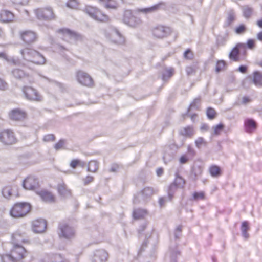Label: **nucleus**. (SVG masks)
Here are the masks:
<instances>
[{
	"label": "nucleus",
	"mask_w": 262,
	"mask_h": 262,
	"mask_svg": "<svg viewBox=\"0 0 262 262\" xmlns=\"http://www.w3.org/2000/svg\"><path fill=\"white\" fill-rule=\"evenodd\" d=\"M23 57L36 64H43L46 63V58L39 52L31 48H26L20 51Z\"/></svg>",
	"instance_id": "f257e3e1"
},
{
	"label": "nucleus",
	"mask_w": 262,
	"mask_h": 262,
	"mask_svg": "<svg viewBox=\"0 0 262 262\" xmlns=\"http://www.w3.org/2000/svg\"><path fill=\"white\" fill-rule=\"evenodd\" d=\"M32 206L27 202L16 203L13 205L10 210V215L15 218H20L25 216L31 210Z\"/></svg>",
	"instance_id": "f03ea898"
},
{
	"label": "nucleus",
	"mask_w": 262,
	"mask_h": 262,
	"mask_svg": "<svg viewBox=\"0 0 262 262\" xmlns=\"http://www.w3.org/2000/svg\"><path fill=\"white\" fill-rule=\"evenodd\" d=\"M84 11L90 17L97 21L107 23L110 20L108 16L96 7L86 6Z\"/></svg>",
	"instance_id": "7ed1b4c3"
},
{
	"label": "nucleus",
	"mask_w": 262,
	"mask_h": 262,
	"mask_svg": "<svg viewBox=\"0 0 262 262\" xmlns=\"http://www.w3.org/2000/svg\"><path fill=\"white\" fill-rule=\"evenodd\" d=\"M37 18L41 20L50 21L56 19V15L51 7L39 8L34 10Z\"/></svg>",
	"instance_id": "20e7f679"
},
{
	"label": "nucleus",
	"mask_w": 262,
	"mask_h": 262,
	"mask_svg": "<svg viewBox=\"0 0 262 262\" xmlns=\"http://www.w3.org/2000/svg\"><path fill=\"white\" fill-rule=\"evenodd\" d=\"M122 20L124 24L133 28L139 27L142 24L141 18L135 16L130 10L124 11Z\"/></svg>",
	"instance_id": "39448f33"
},
{
	"label": "nucleus",
	"mask_w": 262,
	"mask_h": 262,
	"mask_svg": "<svg viewBox=\"0 0 262 262\" xmlns=\"http://www.w3.org/2000/svg\"><path fill=\"white\" fill-rule=\"evenodd\" d=\"M15 134L11 129H4L0 132V142L5 145H11L17 142Z\"/></svg>",
	"instance_id": "423d86ee"
},
{
	"label": "nucleus",
	"mask_w": 262,
	"mask_h": 262,
	"mask_svg": "<svg viewBox=\"0 0 262 262\" xmlns=\"http://www.w3.org/2000/svg\"><path fill=\"white\" fill-rule=\"evenodd\" d=\"M58 234L60 238L70 239L75 235V230L67 223H60L58 226Z\"/></svg>",
	"instance_id": "0eeeda50"
},
{
	"label": "nucleus",
	"mask_w": 262,
	"mask_h": 262,
	"mask_svg": "<svg viewBox=\"0 0 262 262\" xmlns=\"http://www.w3.org/2000/svg\"><path fill=\"white\" fill-rule=\"evenodd\" d=\"M20 39L25 43L30 45L35 42L38 38L37 33L31 30H25L19 32Z\"/></svg>",
	"instance_id": "6e6552de"
},
{
	"label": "nucleus",
	"mask_w": 262,
	"mask_h": 262,
	"mask_svg": "<svg viewBox=\"0 0 262 262\" xmlns=\"http://www.w3.org/2000/svg\"><path fill=\"white\" fill-rule=\"evenodd\" d=\"M23 91L26 98L29 100L41 101L42 100V96L36 89L31 86H24Z\"/></svg>",
	"instance_id": "1a4fd4ad"
},
{
	"label": "nucleus",
	"mask_w": 262,
	"mask_h": 262,
	"mask_svg": "<svg viewBox=\"0 0 262 262\" xmlns=\"http://www.w3.org/2000/svg\"><path fill=\"white\" fill-rule=\"evenodd\" d=\"M76 78L78 81L84 86L92 87L94 85V82L92 77L83 71L79 70L77 72Z\"/></svg>",
	"instance_id": "9d476101"
},
{
	"label": "nucleus",
	"mask_w": 262,
	"mask_h": 262,
	"mask_svg": "<svg viewBox=\"0 0 262 262\" xmlns=\"http://www.w3.org/2000/svg\"><path fill=\"white\" fill-rule=\"evenodd\" d=\"M10 120L14 121H22L27 117V113L20 108H15L11 110L8 114Z\"/></svg>",
	"instance_id": "9b49d317"
},
{
	"label": "nucleus",
	"mask_w": 262,
	"mask_h": 262,
	"mask_svg": "<svg viewBox=\"0 0 262 262\" xmlns=\"http://www.w3.org/2000/svg\"><path fill=\"white\" fill-rule=\"evenodd\" d=\"M152 33L155 37L162 38L170 35L172 33V30L169 27L159 25L154 28Z\"/></svg>",
	"instance_id": "f8f14e48"
},
{
	"label": "nucleus",
	"mask_w": 262,
	"mask_h": 262,
	"mask_svg": "<svg viewBox=\"0 0 262 262\" xmlns=\"http://www.w3.org/2000/svg\"><path fill=\"white\" fill-rule=\"evenodd\" d=\"M186 183L185 180L179 174H176L175 179L173 183L169 186V192H173L179 188H184ZM169 197L171 200L173 195L169 192Z\"/></svg>",
	"instance_id": "ddd939ff"
},
{
	"label": "nucleus",
	"mask_w": 262,
	"mask_h": 262,
	"mask_svg": "<svg viewBox=\"0 0 262 262\" xmlns=\"http://www.w3.org/2000/svg\"><path fill=\"white\" fill-rule=\"evenodd\" d=\"M10 253L17 260L23 259L27 253L26 249L21 246L15 244L11 250Z\"/></svg>",
	"instance_id": "4468645a"
},
{
	"label": "nucleus",
	"mask_w": 262,
	"mask_h": 262,
	"mask_svg": "<svg viewBox=\"0 0 262 262\" xmlns=\"http://www.w3.org/2000/svg\"><path fill=\"white\" fill-rule=\"evenodd\" d=\"M24 187L27 190H33L39 187V182L37 178L32 176L26 178L23 182Z\"/></svg>",
	"instance_id": "2eb2a0df"
},
{
	"label": "nucleus",
	"mask_w": 262,
	"mask_h": 262,
	"mask_svg": "<svg viewBox=\"0 0 262 262\" xmlns=\"http://www.w3.org/2000/svg\"><path fill=\"white\" fill-rule=\"evenodd\" d=\"M15 15L11 11L7 9H2L0 11V22L8 24L15 21Z\"/></svg>",
	"instance_id": "dca6fc26"
},
{
	"label": "nucleus",
	"mask_w": 262,
	"mask_h": 262,
	"mask_svg": "<svg viewBox=\"0 0 262 262\" xmlns=\"http://www.w3.org/2000/svg\"><path fill=\"white\" fill-rule=\"evenodd\" d=\"M246 49V45L244 43H238L232 50L229 54V58L234 61L239 60V54L240 51H245Z\"/></svg>",
	"instance_id": "f3484780"
},
{
	"label": "nucleus",
	"mask_w": 262,
	"mask_h": 262,
	"mask_svg": "<svg viewBox=\"0 0 262 262\" xmlns=\"http://www.w3.org/2000/svg\"><path fill=\"white\" fill-rule=\"evenodd\" d=\"M37 194L45 202L53 203L56 201V196L51 191L47 189H42L37 191Z\"/></svg>",
	"instance_id": "a211bd4d"
},
{
	"label": "nucleus",
	"mask_w": 262,
	"mask_h": 262,
	"mask_svg": "<svg viewBox=\"0 0 262 262\" xmlns=\"http://www.w3.org/2000/svg\"><path fill=\"white\" fill-rule=\"evenodd\" d=\"M251 83L257 87H262V72L259 71H254L247 78Z\"/></svg>",
	"instance_id": "6ab92c4d"
},
{
	"label": "nucleus",
	"mask_w": 262,
	"mask_h": 262,
	"mask_svg": "<svg viewBox=\"0 0 262 262\" xmlns=\"http://www.w3.org/2000/svg\"><path fill=\"white\" fill-rule=\"evenodd\" d=\"M32 228L36 233H41L45 232L47 228V223L42 219H38L32 222Z\"/></svg>",
	"instance_id": "aec40b11"
},
{
	"label": "nucleus",
	"mask_w": 262,
	"mask_h": 262,
	"mask_svg": "<svg viewBox=\"0 0 262 262\" xmlns=\"http://www.w3.org/2000/svg\"><path fill=\"white\" fill-rule=\"evenodd\" d=\"M244 127L247 133H252L256 130L257 124L253 119L248 118L244 121Z\"/></svg>",
	"instance_id": "412c9836"
},
{
	"label": "nucleus",
	"mask_w": 262,
	"mask_h": 262,
	"mask_svg": "<svg viewBox=\"0 0 262 262\" xmlns=\"http://www.w3.org/2000/svg\"><path fill=\"white\" fill-rule=\"evenodd\" d=\"M57 32L61 34L63 37L69 36L70 37H73L78 38L81 37L80 34L77 32L71 30L68 28H61L57 30Z\"/></svg>",
	"instance_id": "4be33fe9"
},
{
	"label": "nucleus",
	"mask_w": 262,
	"mask_h": 262,
	"mask_svg": "<svg viewBox=\"0 0 262 262\" xmlns=\"http://www.w3.org/2000/svg\"><path fill=\"white\" fill-rule=\"evenodd\" d=\"M98 2L104 5L107 9H116L119 5L116 0H98Z\"/></svg>",
	"instance_id": "5701e85b"
},
{
	"label": "nucleus",
	"mask_w": 262,
	"mask_h": 262,
	"mask_svg": "<svg viewBox=\"0 0 262 262\" xmlns=\"http://www.w3.org/2000/svg\"><path fill=\"white\" fill-rule=\"evenodd\" d=\"M57 190L59 194L62 197L66 198L71 195V191L69 189L66 184H61L58 185Z\"/></svg>",
	"instance_id": "b1692460"
},
{
	"label": "nucleus",
	"mask_w": 262,
	"mask_h": 262,
	"mask_svg": "<svg viewBox=\"0 0 262 262\" xmlns=\"http://www.w3.org/2000/svg\"><path fill=\"white\" fill-rule=\"evenodd\" d=\"M209 172L213 177H218L222 173L221 168L216 165H212L209 168Z\"/></svg>",
	"instance_id": "393cba45"
},
{
	"label": "nucleus",
	"mask_w": 262,
	"mask_h": 262,
	"mask_svg": "<svg viewBox=\"0 0 262 262\" xmlns=\"http://www.w3.org/2000/svg\"><path fill=\"white\" fill-rule=\"evenodd\" d=\"M180 135L189 138H191L194 133L193 128L191 126H187L186 127H184L180 133Z\"/></svg>",
	"instance_id": "a878e982"
},
{
	"label": "nucleus",
	"mask_w": 262,
	"mask_h": 262,
	"mask_svg": "<svg viewBox=\"0 0 262 262\" xmlns=\"http://www.w3.org/2000/svg\"><path fill=\"white\" fill-rule=\"evenodd\" d=\"M147 214V211L145 209H137L134 210L133 216L135 219L138 220L144 218Z\"/></svg>",
	"instance_id": "bb28decb"
},
{
	"label": "nucleus",
	"mask_w": 262,
	"mask_h": 262,
	"mask_svg": "<svg viewBox=\"0 0 262 262\" xmlns=\"http://www.w3.org/2000/svg\"><path fill=\"white\" fill-rule=\"evenodd\" d=\"M225 125L223 123H220L219 124L213 126L212 127V132L211 135L212 136H219L224 130Z\"/></svg>",
	"instance_id": "cd10ccee"
},
{
	"label": "nucleus",
	"mask_w": 262,
	"mask_h": 262,
	"mask_svg": "<svg viewBox=\"0 0 262 262\" xmlns=\"http://www.w3.org/2000/svg\"><path fill=\"white\" fill-rule=\"evenodd\" d=\"M13 238L17 241H20L22 243L29 244L30 243V240L25 236V233H15L13 235Z\"/></svg>",
	"instance_id": "c85d7f7f"
},
{
	"label": "nucleus",
	"mask_w": 262,
	"mask_h": 262,
	"mask_svg": "<svg viewBox=\"0 0 262 262\" xmlns=\"http://www.w3.org/2000/svg\"><path fill=\"white\" fill-rule=\"evenodd\" d=\"M161 4L162 3H160L149 8L138 9L137 10V12H142L144 13L152 12L158 10L159 8L160 5H161Z\"/></svg>",
	"instance_id": "c756f323"
},
{
	"label": "nucleus",
	"mask_w": 262,
	"mask_h": 262,
	"mask_svg": "<svg viewBox=\"0 0 262 262\" xmlns=\"http://www.w3.org/2000/svg\"><path fill=\"white\" fill-rule=\"evenodd\" d=\"M99 168L98 163L95 161H91L88 164V171L92 172H95Z\"/></svg>",
	"instance_id": "7c9ffc66"
},
{
	"label": "nucleus",
	"mask_w": 262,
	"mask_h": 262,
	"mask_svg": "<svg viewBox=\"0 0 262 262\" xmlns=\"http://www.w3.org/2000/svg\"><path fill=\"white\" fill-rule=\"evenodd\" d=\"M249 224L248 222L247 221H244L242 223L241 226V230L243 233V236L246 237L248 238V234L247 233L248 230H249Z\"/></svg>",
	"instance_id": "2f4dec72"
},
{
	"label": "nucleus",
	"mask_w": 262,
	"mask_h": 262,
	"mask_svg": "<svg viewBox=\"0 0 262 262\" xmlns=\"http://www.w3.org/2000/svg\"><path fill=\"white\" fill-rule=\"evenodd\" d=\"M1 258L3 262H15L17 261L14 258V256H13L11 253L3 255Z\"/></svg>",
	"instance_id": "473e14b6"
},
{
	"label": "nucleus",
	"mask_w": 262,
	"mask_h": 262,
	"mask_svg": "<svg viewBox=\"0 0 262 262\" xmlns=\"http://www.w3.org/2000/svg\"><path fill=\"white\" fill-rule=\"evenodd\" d=\"M226 62L224 60H218L216 64L215 71L217 73L224 70L226 68Z\"/></svg>",
	"instance_id": "72a5a7b5"
},
{
	"label": "nucleus",
	"mask_w": 262,
	"mask_h": 262,
	"mask_svg": "<svg viewBox=\"0 0 262 262\" xmlns=\"http://www.w3.org/2000/svg\"><path fill=\"white\" fill-rule=\"evenodd\" d=\"M206 114L209 119L212 120L216 117L217 114L214 108L212 107H208L207 109Z\"/></svg>",
	"instance_id": "f704fd0d"
},
{
	"label": "nucleus",
	"mask_w": 262,
	"mask_h": 262,
	"mask_svg": "<svg viewBox=\"0 0 262 262\" xmlns=\"http://www.w3.org/2000/svg\"><path fill=\"white\" fill-rule=\"evenodd\" d=\"M84 163L79 159H73L71 161L70 166L71 168L75 169L78 166H83Z\"/></svg>",
	"instance_id": "c9c22d12"
},
{
	"label": "nucleus",
	"mask_w": 262,
	"mask_h": 262,
	"mask_svg": "<svg viewBox=\"0 0 262 262\" xmlns=\"http://www.w3.org/2000/svg\"><path fill=\"white\" fill-rule=\"evenodd\" d=\"M195 144L198 148H200L203 146H206L207 145V142L203 137H200L195 140Z\"/></svg>",
	"instance_id": "e433bc0d"
},
{
	"label": "nucleus",
	"mask_w": 262,
	"mask_h": 262,
	"mask_svg": "<svg viewBox=\"0 0 262 262\" xmlns=\"http://www.w3.org/2000/svg\"><path fill=\"white\" fill-rule=\"evenodd\" d=\"M243 15L246 18H249L251 16L253 13V9L249 6H245L243 8Z\"/></svg>",
	"instance_id": "4c0bfd02"
},
{
	"label": "nucleus",
	"mask_w": 262,
	"mask_h": 262,
	"mask_svg": "<svg viewBox=\"0 0 262 262\" xmlns=\"http://www.w3.org/2000/svg\"><path fill=\"white\" fill-rule=\"evenodd\" d=\"M2 193L5 198H9L13 194V189L9 186L5 187L3 189Z\"/></svg>",
	"instance_id": "58836bf2"
},
{
	"label": "nucleus",
	"mask_w": 262,
	"mask_h": 262,
	"mask_svg": "<svg viewBox=\"0 0 262 262\" xmlns=\"http://www.w3.org/2000/svg\"><path fill=\"white\" fill-rule=\"evenodd\" d=\"M247 30V28L244 24H241L235 29V32L237 34L244 33Z\"/></svg>",
	"instance_id": "ea45409f"
},
{
	"label": "nucleus",
	"mask_w": 262,
	"mask_h": 262,
	"mask_svg": "<svg viewBox=\"0 0 262 262\" xmlns=\"http://www.w3.org/2000/svg\"><path fill=\"white\" fill-rule=\"evenodd\" d=\"M13 76L16 78H21L24 77L25 73L23 70L15 69L12 71Z\"/></svg>",
	"instance_id": "a19ab883"
},
{
	"label": "nucleus",
	"mask_w": 262,
	"mask_h": 262,
	"mask_svg": "<svg viewBox=\"0 0 262 262\" xmlns=\"http://www.w3.org/2000/svg\"><path fill=\"white\" fill-rule=\"evenodd\" d=\"M184 57L187 60H192L194 58V54L190 49H188L184 53Z\"/></svg>",
	"instance_id": "79ce46f5"
},
{
	"label": "nucleus",
	"mask_w": 262,
	"mask_h": 262,
	"mask_svg": "<svg viewBox=\"0 0 262 262\" xmlns=\"http://www.w3.org/2000/svg\"><path fill=\"white\" fill-rule=\"evenodd\" d=\"M56 137L54 134H49L44 136L43 141L46 142H53L55 140Z\"/></svg>",
	"instance_id": "37998d69"
},
{
	"label": "nucleus",
	"mask_w": 262,
	"mask_h": 262,
	"mask_svg": "<svg viewBox=\"0 0 262 262\" xmlns=\"http://www.w3.org/2000/svg\"><path fill=\"white\" fill-rule=\"evenodd\" d=\"M235 19V15L233 13H229L226 19V24L227 26H230Z\"/></svg>",
	"instance_id": "c03bdc74"
},
{
	"label": "nucleus",
	"mask_w": 262,
	"mask_h": 262,
	"mask_svg": "<svg viewBox=\"0 0 262 262\" xmlns=\"http://www.w3.org/2000/svg\"><path fill=\"white\" fill-rule=\"evenodd\" d=\"M193 198L195 200L205 199V194L204 192H195L193 194Z\"/></svg>",
	"instance_id": "a18cd8bd"
},
{
	"label": "nucleus",
	"mask_w": 262,
	"mask_h": 262,
	"mask_svg": "<svg viewBox=\"0 0 262 262\" xmlns=\"http://www.w3.org/2000/svg\"><path fill=\"white\" fill-rule=\"evenodd\" d=\"M64 144L65 140L60 139L54 145V148L57 150L61 149L64 147Z\"/></svg>",
	"instance_id": "49530a36"
},
{
	"label": "nucleus",
	"mask_w": 262,
	"mask_h": 262,
	"mask_svg": "<svg viewBox=\"0 0 262 262\" xmlns=\"http://www.w3.org/2000/svg\"><path fill=\"white\" fill-rule=\"evenodd\" d=\"M8 89V84L3 78L0 77V91H4Z\"/></svg>",
	"instance_id": "de8ad7c7"
},
{
	"label": "nucleus",
	"mask_w": 262,
	"mask_h": 262,
	"mask_svg": "<svg viewBox=\"0 0 262 262\" xmlns=\"http://www.w3.org/2000/svg\"><path fill=\"white\" fill-rule=\"evenodd\" d=\"M67 5L68 7L72 9H75L78 7V3L76 0H69L67 2Z\"/></svg>",
	"instance_id": "09e8293b"
},
{
	"label": "nucleus",
	"mask_w": 262,
	"mask_h": 262,
	"mask_svg": "<svg viewBox=\"0 0 262 262\" xmlns=\"http://www.w3.org/2000/svg\"><path fill=\"white\" fill-rule=\"evenodd\" d=\"M94 178L93 176H88L82 179L84 185L86 186L94 181Z\"/></svg>",
	"instance_id": "8fccbe9b"
},
{
	"label": "nucleus",
	"mask_w": 262,
	"mask_h": 262,
	"mask_svg": "<svg viewBox=\"0 0 262 262\" xmlns=\"http://www.w3.org/2000/svg\"><path fill=\"white\" fill-rule=\"evenodd\" d=\"M252 99L250 97L247 96H245L243 97L242 98L241 103L243 105H246L248 103H249L251 102H252Z\"/></svg>",
	"instance_id": "3c124183"
},
{
	"label": "nucleus",
	"mask_w": 262,
	"mask_h": 262,
	"mask_svg": "<svg viewBox=\"0 0 262 262\" xmlns=\"http://www.w3.org/2000/svg\"><path fill=\"white\" fill-rule=\"evenodd\" d=\"M196 69L192 66H188L186 68V72L188 75H191L195 73Z\"/></svg>",
	"instance_id": "603ef678"
},
{
	"label": "nucleus",
	"mask_w": 262,
	"mask_h": 262,
	"mask_svg": "<svg viewBox=\"0 0 262 262\" xmlns=\"http://www.w3.org/2000/svg\"><path fill=\"white\" fill-rule=\"evenodd\" d=\"M255 42L254 39H249L247 40V46L250 49H253L255 47Z\"/></svg>",
	"instance_id": "864d4df0"
},
{
	"label": "nucleus",
	"mask_w": 262,
	"mask_h": 262,
	"mask_svg": "<svg viewBox=\"0 0 262 262\" xmlns=\"http://www.w3.org/2000/svg\"><path fill=\"white\" fill-rule=\"evenodd\" d=\"M174 73V69L172 68L168 69L166 70L165 76L170 77H171Z\"/></svg>",
	"instance_id": "5fc2aeb1"
},
{
	"label": "nucleus",
	"mask_w": 262,
	"mask_h": 262,
	"mask_svg": "<svg viewBox=\"0 0 262 262\" xmlns=\"http://www.w3.org/2000/svg\"><path fill=\"white\" fill-rule=\"evenodd\" d=\"M188 161V158L186 155H182L180 158V162L181 164H185Z\"/></svg>",
	"instance_id": "6e6d98bb"
},
{
	"label": "nucleus",
	"mask_w": 262,
	"mask_h": 262,
	"mask_svg": "<svg viewBox=\"0 0 262 262\" xmlns=\"http://www.w3.org/2000/svg\"><path fill=\"white\" fill-rule=\"evenodd\" d=\"M147 192H149L150 194L151 195L152 194V189L150 188V187H146V188H144L141 191V193L142 194H144V193H145Z\"/></svg>",
	"instance_id": "4d7b16f0"
},
{
	"label": "nucleus",
	"mask_w": 262,
	"mask_h": 262,
	"mask_svg": "<svg viewBox=\"0 0 262 262\" xmlns=\"http://www.w3.org/2000/svg\"><path fill=\"white\" fill-rule=\"evenodd\" d=\"M238 71L242 73H246L247 71V67L245 66H241L238 68Z\"/></svg>",
	"instance_id": "13d9d810"
},
{
	"label": "nucleus",
	"mask_w": 262,
	"mask_h": 262,
	"mask_svg": "<svg viewBox=\"0 0 262 262\" xmlns=\"http://www.w3.org/2000/svg\"><path fill=\"white\" fill-rule=\"evenodd\" d=\"M209 126L206 124H203L201 125L200 129L202 131H207L209 130Z\"/></svg>",
	"instance_id": "bf43d9fd"
},
{
	"label": "nucleus",
	"mask_w": 262,
	"mask_h": 262,
	"mask_svg": "<svg viewBox=\"0 0 262 262\" xmlns=\"http://www.w3.org/2000/svg\"><path fill=\"white\" fill-rule=\"evenodd\" d=\"M0 58H2L5 60L8 59V56L5 52H0Z\"/></svg>",
	"instance_id": "052dcab7"
},
{
	"label": "nucleus",
	"mask_w": 262,
	"mask_h": 262,
	"mask_svg": "<svg viewBox=\"0 0 262 262\" xmlns=\"http://www.w3.org/2000/svg\"><path fill=\"white\" fill-rule=\"evenodd\" d=\"M156 172H157V174L158 175V176H159V177L161 176L163 173V168H159L158 169H157Z\"/></svg>",
	"instance_id": "680f3d73"
},
{
	"label": "nucleus",
	"mask_w": 262,
	"mask_h": 262,
	"mask_svg": "<svg viewBox=\"0 0 262 262\" xmlns=\"http://www.w3.org/2000/svg\"><path fill=\"white\" fill-rule=\"evenodd\" d=\"M257 38L260 41H262V31H260L257 34Z\"/></svg>",
	"instance_id": "e2e57ef3"
},
{
	"label": "nucleus",
	"mask_w": 262,
	"mask_h": 262,
	"mask_svg": "<svg viewBox=\"0 0 262 262\" xmlns=\"http://www.w3.org/2000/svg\"><path fill=\"white\" fill-rule=\"evenodd\" d=\"M256 25L260 28H262V18L256 21Z\"/></svg>",
	"instance_id": "0e129e2a"
},
{
	"label": "nucleus",
	"mask_w": 262,
	"mask_h": 262,
	"mask_svg": "<svg viewBox=\"0 0 262 262\" xmlns=\"http://www.w3.org/2000/svg\"><path fill=\"white\" fill-rule=\"evenodd\" d=\"M165 202V200L164 198H160L159 200V203L160 204L161 206H162Z\"/></svg>",
	"instance_id": "69168bd1"
},
{
	"label": "nucleus",
	"mask_w": 262,
	"mask_h": 262,
	"mask_svg": "<svg viewBox=\"0 0 262 262\" xmlns=\"http://www.w3.org/2000/svg\"><path fill=\"white\" fill-rule=\"evenodd\" d=\"M4 36V32L2 29L0 27V38H2Z\"/></svg>",
	"instance_id": "338daca9"
},
{
	"label": "nucleus",
	"mask_w": 262,
	"mask_h": 262,
	"mask_svg": "<svg viewBox=\"0 0 262 262\" xmlns=\"http://www.w3.org/2000/svg\"><path fill=\"white\" fill-rule=\"evenodd\" d=\"M118 168V166H116L115 167H112L111 168V171H113V172H115V171H117V168Z\"/></svg>",
	"instance_id": "774afa93"
}]
</instances>
